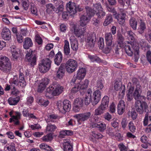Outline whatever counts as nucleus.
<instances>
[{"mask_svg":"<svg viewBox=\"0 0 151 151\" xmlns=\"http://www.w3.org/2000/svg\"><path fill=\"white\" fill-rule=\"evenodd\" d=\"M119 4L122 6L129 5L130 0H118Z\"/></svg>","mask_w":151,"mask_h":151,"instance_id":"nucleus-47","label":"nucleus"},{"mask_svg":"<svg viewBox=\"0 0 151 151\" xmlns=\"http://www.w3.org/2000/svg\"><path fill=\"white\" fill-rule=\"evenodd\" d=\"M46 6V12L49 14H51L55 11V7L51 3L47 4Z\"/></svg>","mask_w":151,"mask_h":151,"instance_id":"nucleus-36","label":"nucleus"},{"mask_svg":"<svg viewBox=\"0 0 151 151\" xmlns=\"http://www.w3.org/2000/svg\"><path fill=\"white\" fill-rule=\"evenodd\" d=\"M105 39L106 47L104 50L105 53H109L112 47L113 38L111 32H107L105 34Z\"/></svg>","mask_w":151,"mask_h":151,"instance_id":"nucleus-7","label":"nucleus"},{"mask_svg":"<svg viewBox=\"0 0 151 151\" xmlns=\"http://www.w3.org/2000/svg\"><path fill=\"white\" fill-rule=\"evenodd\" d=\"M125 108V102L122 100L119 101L117 105V112L119 115H122L124 112Z\"/></svg>","mask_w":151,"mask_h":151,"instance_id":"nucleus-23","label":"nucleus"},{"mask_svg":"<svg viewBox=\"0 0 151 151\" xmlns=\"http://www.w3.org/2000/svg\"><path fill=\"white\" fill-rule=\"evenodd\" d=\"M40 147L42 149L47 151H52L53 149L50 146L44 143H42L40 145Z\"/></svg>","mask_w":151,"mask_h":151,"instance_id":"nucleus-41","label":"nucleus"},{"mask_svg":"<svg viewBox=\"0 0 151 151\" xmlns=\"http://www.w3.org/2000/svg\"><path fill=\"white\" fill-rule=\"evenodd\" d=\"M91 98V94L89 92H88L86 94L85 98V104L86 105H88L90 104Z\"/></svg>","mask_w":151,"mask_h":151,"instance_id":"nucleus-46","label":"nucleus"},{"mask_svg":"<svg viewBox=\"0 0 151 151\" xmlns=\"http://www.w3.org/2000/svg\"><path fill=\"white\" fill-rule=\"evenodd\" d=\"M80 87V83H75L74 87L71 90V92L73 93H75L80 91L81 89Z\"/></svg>","mask_w":151,"mask_h":151,"instance_id":"nucleus-49","label":"nucleus"},{"mask_svg":"<svg viewBox=\"0 0 151 151\" xmlns=\"http://www.w3.org/2000/svg\"><path fill=\"white\" fill-rule=\"evenodd\" d=\"M88 58L92 62L100 63L101 61L100 59L95 55H88Z\"/></svg>","mask_w":151,"mask_h":151,"instance_id":"nucleus-39","label":"nucleus"},{"mask_svg":"<svg viewBox=\"0 0 151 151\" xmlns=\"http://www.w3.org/2000/svg\"><path fill=\"white\" fill-rule=\"evenodd\" d=\"M117 38L119 42V43H120V44L122 43L124 40V38L120 33H117Z\"/></svg>","mask_w":151,"mask_h":151,"instance_id":"nucleus-59","label":"nucleus"},{"mask_svg":"<svg viewBox=\"0 0 151 151\" xmlns=\"http://www.w3.org/2000/svg\"><path fill=\"white\" fill-rule=\"evenodd\" d=\"M53 139L52 134H48L42 138V139L45 142H48L51 141Z\"/></svg>","mask_w":151,"mask_h":151,"instance_id":"nucleus-44","label":"nucleus"},{"mask_svg":"<svg viewBox=\"0 0 151 151\" xmlns=\"http://www.w3.org/2000/svg\"><path fill=\"white\" fill-rule=\"evenodd\" d=\"M64 10V6L63 4L60 5L57 8L55 12L60 14H61Z\"/></svg>","mask_w":151,"mask_h":151,"instance_id":"nucleus-55","label":"nucleus"},{"mask_svg":"<svg viewBox=\"0 0 151 151\" xmlns=\"http://www.w3.org/2000/svg\"><path fill=\"white\" fill-rule=\"evenodd\" d=\"M127 34L128 35L127 37L129 40L132 41H134L135 39V34L132 32L130 30L127 32Z\"/></svg>","mask_w":151,"mask_h":151,"instance_id":"nucleus-52","label":"nucleus"},{"mask_svg":"<svg viewBox=\"0 0 151 151\" xmlns=\"http://www.w3.org/2000/svg\"><path fill=\"white\" fill-rule=\"evenodd\" d=\"M128 45H126L124 47V48L125 50V51L126 53L129 56H131L133 54V50L131 48L132 47L129 42H128Z\"/></svg>","mask_w":151,"mask_h":151,"instance_id":"nucleus-31","label":"nucleus"},{"mask_svg":"<svg viewBox=\"0 0 151 151\" xmlns=\"http://www.w3.org/2000/svg\"><path fill=\"white\" fill-rule=\"evenodd\" d=\"M57 128L55 124H48L46 128L47 132H52L55 131Z\"/></svg>","mask_w":151,"mask_h":151,"instance_id":"nucleus-37","label":"nucleus"},{"mask_svg":"<svg viewBox=\"0 0 151 151\" xmlns=\"http://www.w3.org/2000/svg\"><path fill=\"white\" fill-rule=\"evenodd\" d=\"M66 9L70 15L74 16L77 12V6L75 3L69 1L66 4Z\"/></svg>","mask_w":151,"mask_h":151,"instance_id":"nucleus-12","label":"nucleus"},{"mask_svg":"<svg viewBox=\"0 0 151 151\" xmlns=\"http://www.w3.org/2000/svg\"><path fill=\"white\" fill-rule=\"evenodd\" d=\"M98 45L100 49H102L104 46V39L103 38H100L98 42Z\"/></svg>","mask_w":151,"mask_h":151,"instance_id":"nucleus-58","label":"nucleus"},{"mask_svg":"<svg viewBox=\"0 0 151 151\" xmlns=\"http://www.w3.org/2000/svg\"><path fill=\"white\" fill-rule=\"evenodd\" d=\"M19 100V97H17L15 98L10 97L8 101L10 105H14L17 104Z\"/></svg>","mask_w":151,"mask_h":151,"instance_id":"nucleus-35","label":"nucleus"},{"mask_svg":"<svg viewBox=\"0 0 151 151\" xmlns=\"http://www.w3.org/2000/svg\"><path fill=\"white\" fill-rule=\"evenodd\" d=\"M63 59L62 53L60 52H58L55 57L54 61L55 64L59 65L61 63Z\"/></svg>","mask_w":151,"mask_h":151,"instance_id":"nucleus-28","label":"nucleus"},{"mask_svg":"<svg viewBox=\"0 0 151 151\" xmlns=\"http://www.w3.org/2000/svg\"><path fill=\"white\" fill-rule=\"evenodd\" d=\"M16 115L13 116L10 119V122H12V121H15L16 120L19 119L20 118L21 114L20 112H16Z\"/></svg>","mask_w":151,"mask_h":151,"instance_id":"nucleus-48","label":"nucleus"},{"mask_svg":"<svg viewBox=\"0 0 151 151\" xmlns=\"http://www.w3.org/2000/svg\"><path fill=\"white\" fill-rule=\"evenodd\" d=\"M96 14L98 18L101 19L105 16L106 13L103 11V9L96 13Z\"/></svg>","mask_w":151,"mask_h":151,"instance_id":"nucleus-56","label":"nucleus"},{"mask_svg":"<svg viewBox=\"0 0 151 151\" xmlns=\"http://www.w3.org/2000/svg\"><path fill=\"white\" fill-rule=\"evenodd\" d=\"M142 91L141 86L139 85H137L133 93V96L135 100L137 101L145 100V97L141 95Z\"/></svg>","mask_w":151,"mask_h":151,"instance_id":"nucleus-13","label":"nucleus"},{"mask_svg":"<svg viewBox=\"0 0 151 151\" xmlns=\"http://www.w3.org/2000/svg\"><path fill=\"white\" fill-rule=\"evenodd\" d=\"M33 43L31 39L29 37H27L25 39L23 45V47L25 49H28L30 47H31Z\"/></svg>","mask_w":151,"mask_h":151,"instance_id":"nucleus-27","label":"nucleus"},{"mask_svg":"<svg viewBox=\"0 0 151 151\" xmlns=\"http://www.w3.org/2000/svg\"><path fill=\"white\" fill-rule=\"evenodd\" d=\"M93 100L92 101V104L94 106L98 104L101 99V92L98 90L94 91L93 93Z\"/></svg>","mask_w":151,"mask_h":151,"instance_id":"nucleus-18","label":"nucleus"},{"mask_svg":"<svg viewBox=\"0 0 151 151\" xmlns=\"http://www.w3.org/2000/svg\"><path fill=\"white\" fill-rule=\"evenodd\" d=\"M109 102V98L107 96H104L103 98L101 105L99 106L104 111L107 109Z\"/></svg>","mask_w":151,"mask_h":151,"instance_id":"nucleus-20","label":"nucleus"},{"mask_svg":"<svg viewBox=\"0 0 151 151\" xmlns=\"http://www.w3.org/2000/svg\"><path fill=\"white\" fill-rule=\"evenodd\" d=\"M1 36L5 40H9L11 38V32L9 29L4 27L2 30Z\"/></svg>","mask_w":151,"mask_h":151,"instance_id":"nucleus-17","label":"nucleus"},{"mask_svg":"<svg viewBox=\"0 0 151 151\" xmlns=\"http://www.w3.org/2000/svg\"><path fill=\"white\" fill-rule=\"evenodd\" d=\"M90 112H88L84 114H81L75 115L74 116L77 119V121L79 124H81V122L87 120L91 116Z\"/></svg>","mask_w":151,"mask_h":151,"instance_id":"nucleus-14","label":"nucleus"},{"mask_svg":"<svg viewBox=\"0 0 151 151\" xmlns=\"http://www.w3.org/2000/svg\"><path fill=\"white\" fill-rule=\"evenodd\" d=\"M106 9L109 12L113 13V15H116V12L114 10V8L112 6H110L109 5L106 6Z\"/></svg>","mask_w":151,"mask_h":151,"instance_id":"nucleus-61","label":"nucleus"},{"mask_svg":"<svg viewBox=\"0 0 151 151\" xmlns=\"http://www.w3.org/2000/svg\"><path fill=\"white\" fill-rule=\"evenodd\" d=\"M86 12L82 14L80 18V25L83 27L86 26L89 22L91 17L93 16V12H90V7L87 6H86Z\"/></svg>","mask_w":151,"mask_h":151,"instance_id":"nucleus-4","label":"nucleus"},{"mask_svg":"<svg viewBox=\"0 0 151 151\" xmlns=\"http://www.w3.org/2000/svg\"><path fill=\"white\" fill-rule=\"evenodd\" d=\"M89 81L88 80L86 79L81 84L80 83V87H81V90H84L86 89L88 85Z\"/></svg>","mask_w":151,"mask_h":151,"instance_id":"nucleus-53","label":"nucleus"},{"mask_svg":"<svg viewBox=\"0 0 151 151\" xmlns=\"http://www.w3.org/2000/svg\"><path fill=\"white\" fill-rule=\"evenodd\" d=\"M86 73V70L85 68H82L79 69L77 72L76 76H73L70 81L71 85L76 82L77 79L79 80L83 79L85 77Z\"/></svg>","mask_w":151,"mask_h":151,"instance_id":"nucleus-10","label":"nucleus"},{"mask_svg":"<svg viewBox=\"0 0 151 151\" xmlns=\"http://www.w3.org/2000/svg\"><path fill=\"white\" fill-rule=\"evenodd\" d=\"M64 51L65 54L66 55H68L70 53L69 43L67 40L64 41Z\"/></svg>","mask_w":151,"mask_h":151,"instance_id":"nucleus-34","label":"nucleus"},{"mask_svg":"<svg viewBox=\"0 0 151 151\" xmlns=\"http://www.w3.org/2000/svg\"><path fill=\"white\" fill-rule=\"evenodd\" d=\"M37 102L39 105L45 107L47 106L49 103L48 101L45 100L43 98L39 97L37 98Z\"/></svg>","mask_w":151,"mask_h":151,"instance_id":"nucleus-30","label":"nucleus"},{"mask_svg":"<svg viewBox=\"0 0 151 151\" xmlns=\"http://www.w3.org/2000/svg\"><path fill=\"white\" fill-rule=\"evenodd\" d=\"M104 87V85L102 81L101 80L99 79L98 80L95 85V88L96 89L98 90H101Z\"/></svg>","mask_w":151,"mask_h":151,"instance_id":"nucleus-38","label":"nucleus"},{"mask_svg":"<svg viewBox=\"0 0 151 151\" xmlns=\"http://www.w3.org/2000/svg\"><path fill=\"white\" fill-rule=\"evenodd\" d=\"M30 10L31 13L35 15H37V11L35 5L34 4H32L31 5Z\"/></svg>","mask_w":151,"mask_h":151,"instance_id":"nucleus-57","label":"nucleus"},{"mask_svg":"<svg viewBox=\"0 0 151 151\" xmlns=\"http://www.w3.org/2000/svg\"><path fill=\"white\" fill-rule=\"evenodd\" d=\"M114 88L116 91H119L120 95L123 96L125 91V87L124 85H122L121 82L116 81L115 82L114 85Z\"/></svg>","mask_w":151,"mask_h":151,"instance_id":"nucleus-16","label":"nucleus"},{"mask_svg":"<svg viewBox=\"0 0 151 151\" xmlns=\"http://www.w3.org/2000/svg\"><path fill=\"white\" fill-rule=\"evenodd\" d=\"M57 104L60 111L63 113L69 111L70 109L71 103L68 100H65L62 103L61 101H58Z\"/></svg>","mask_w":151,"mask_h":151,"instance_id":"nucleus-5","label":"nucleus"},{"mask_svg":"<svg viewBox=\"0 0 151 151\" xmlns=\"http://www.w3.org/2000/svg\"><path fill=\"white\" fill-rule=\"evenodd\" d=\"M128 127L130 131L132 132H134L136 129V127L132 122H130L128 124Z\"/></svg>","mask_w":151,"mask_h":151,"instance_id":"nucleus-54","label":"nucleus"},{"mask_svg":"<svg viewBox=\"0 0 151 151\" xmlns=\"http://www.w3.org/2000/svg\"><path fill=\"white\" fill-rule=\"evenodd\" d=\"M5 151H15V147L14 143H12L8 146H6L4 147Z\"/></svg>","mask_w":151,"mask_h":151,"instance_id":"nucleus-50","label":"nucleus"},{"mask_svg":"<svg viewBox=\"0 0 151 151\" xmlns=\"http://www.w3.org/2000/svg\"><path fill=\"white\" fill-rule=\"evenodd\" d=\"M65 71L63 67L61 65L57 72L56 77L60 79L62 78L65 75Z\"/></svg>","mask_w":151,"mask_h":151,"instance_id":"nucleus-26","label":"nucleus"},{"mask_svg":"<svg viewBox=\"0 0 151 151\" xmlns=\"http://www.w3.org/2000/svg\"><path fill=\"white\" fill-rule=\"evenodd\" d=\"M63 150L64 151H72L73 147L67 139H65L63 144Z\"/></svg>","mask_w":151,"mask_h":151,"instance_id":"nucleus-25","label":"nucleus"},{"mask_svg":"<svg viewBox=\"0 0 151 151\" xmlns=\"http://www.w3.org/2000/svg\"><path fill=\"white\" fill-rule=\"evenodd\" d=\"M106 125L104 122H98V128L99 130L101 132H104L106 129Z\"/></svg>","mask_w":151,"mask_h":151,"instance_id":"nucleus-43","label":"nucleus"},{"mask_svg":"<svg viewBox=\"0 0 151 151\" xmlns=\"http://www.w3.org/2000/svg\"><path fill=\"white\" fill-rule=\"evenodd\" d=\"M72 131L69 130H62L60 132L59 137L60 138H64L66 135H70L72 134Z\"/></svg>","mask_w":151,"mask_h":151,"instance_id":"nucleus-33","label":"nucleus"},{"mask_svg":"<svg viewBox=\"0 0 151 151\" xmlns=\"http://www.w3.org/2000/svg\"><path fill=\"white\" fill-rule=\"evenodd\" d=\"M90 12L91 13L92 12L93 13V15L99 11H100L103 8L100 4L99 3H96L93 4V9L90 7Z\"/></svg>","mask_w":151,"mask_h":151,"instance_id":"nucleus-24","label":"nucleus"},{"mask_svg":"<svg viewBox=\"0 0 151 151\" xmlns=\"http://www.w3.org/2000/svg\"><path fill=\"white\" fill-rule=\"evenodd\" d=\"M32 50H29L27 51L26 55V60L28 62V64L31 66L36 64V58L35 54H33Z\"/></svg>","mask_w":151,"mask_h":151,"instance_id":"nucleus-11","label":"nucleus"},{"mask_svg":"<svg viewBox=\"0 0 151 151\" xmlns=\"http://www.w3.org/2000/svg\"><path fill=\"white\" fill-rule=\"evenodd\" d=\"M112 16L110 14H108L106 16V19L104 22V25L106 26L108 25L112 21Z\"/></svg>","mask_w":151,"mask_h":151,"instance_id":"nucleus-40","label":"nucleus"},{"mask_svg":"<svg viewBox=\"0 0 151 151\" xmlns=\"http://www.w3.org/2000/svg\"><path fill=\"white\" fill-rule=\"evenodd\" d=\"M115 17L117 19L118 22L120 24H123L125 21V15L124 14H117L115 15Z\"/></svg>","mask_w":151,"mask_h":151,"instance_id":"nucleus-32","label":"nucleus"},{"mask_svg":"<svg viewBox=\"0 0 151 151\" xmlns=\"http://www.w3.org/2000/svg\"><path fill=\"white\" fill-rule=\"evenodd\" d=\"M71 48L74 51H76L78 48V44L77 40L74 36H71L70 39Z\"/></svg>","mask_w":151,"mask_h":151,"instance_id":"nucleus-22","label":"nucleus"},{"mask_svg":"<svg viewBox=\"0 0 151 151\" xmlns=\"http://www.w3.org/2000/svg\"><path fill=\"white\" fill-rule=\"evenodd\" d=\"M52 61L49 59L43 60L40 63L39 65L40 71L42 73H45L50 68Z\"/></svg>","mask_w":151,"mask_h":151,"instance_id":"nucleus-6","label":"nucleus"},{"mask_svg":"<svg viewBox=\"0 0 151 151\" xmlns=\"http://www.w3.org/2000/svg\"><path fill=\"white\" fill-rule=\"evenodd\" d=\"M74 104L76 106H78L82 107L83 105V100L80 98H76L74 102Z\"/></svg>","mask_w":151,"mask_h":151,"instance_id":"nucleus-42","label":"nucleus"},{"mask_svg":"<svg viewBox=\"0 0 151 151\" xmlns=\"http://www.w3.org/2000/svg\"><path fill=\"white\" fill-rule=\"evenodd\" d=\"M11 84L12 88H15L17 86H20L22 87L26 86V83L23 73H20L18 78L17 76H14L11 83Z\"/></svg>","mask_w":151,"mask_h":151,"instance_id":"nucleus-3","label":"nucleus"},{"mask_svg":"<svg viewBox=\"0 0 151 151\" xmlns=\"http://www.w3.org/2000/svg\"><path fill=\"white\" fill-rule=\"evenodd\" d=\"M130 45L132 48L133 52H134L135 61L137 62L139 58V47L138 45H134L132 42Z\"/></svg>","mask_w":151,"mask_h":151,"instance_id":"nucleus-21","label":"nucleus"},{"mask_svg":"<svg viewBox=\"0 0 151 151\" xmlns=\"http://www.w3.org/2000/svg\"><path fill=\"white\" fill-rule=\"evenodd\" d=\"M149 121H151V116H149L148 113H147L145 115V116L143 121V125L144 126L147 125Z\"/></svg>","mask_w":151,"mask_h":151,"instance_id":"nucleus-45","label":"nucleus"},{"mask_svg":"<svg viewBox=\"0 0 151 151\" xmlns=\"http://www.w3.org/2000/svg\"><path fill=\"white\" fill-rule=\"evenodd\" d=\"M17 39L18 42L19 43H21L23 41V37L21 35V34L18 33L16 35Z\"/></svg>","mask_w":151,"mask_h":151,"instance_id":"nucleus-63","label":"nucleus"},{"mask_svg":"<svg viewBox=\"0 0 151 151\" xmlns=\"http://www.w3.org/2000/svg\"><path fill=\"white\" fill-rule=\"evenodd\" d=\"M142 100H138L135 103L136 110L139 114H142L144 111V110L147 109L148 106L147 103Z\"/></svg>","mask_w":151,"mask_h":151,"instance_id":"nucleus-8","label":"nucleus"},{"mask_svg":"<svg viewBox=\"0 0 151 151\" xmlns=\"http://www.w3.org/2000/svg\"><path fill=\"white\" fill-rule=\"evenodd\" d=\"M78 66L77 61L72 59H69L66 62V68L67 71L69 73L74 72Z\"/></svg>","mask_w":151,"mask_h":151,"instance_id":"nucleus-9","label":"nucleus"},{"mask_svg":"<svg viewBox=\"0 0 151 151\" xmlns=\"http://www.w3.org/2000/svg\"><path fill=\"white\" fill-rule=\"evenodd\" d=\"M104 112V111L99 106L97 109H95L94 112V115H99L102 114Z\"/></svg>","mask_w":151,"mask_h":151,"instance_id":"nucleus-60","label":"nucleus"},{"mask_svg":"<svg viewBox=\"0 0 151 151\" xmlns=\"http://www.w3.org/2000/svg\"><path fill=\"white\" fill-rule=\"evenodd\" d=\"M118 147L120 151H127V148L122 143L119 144Z\"/></svg>","mask_w":151,"mask_h":151,"instance_id":"nucleus-62","label":"nucleus"},{"mask_svg":"<svg viewBox=\"0 0 151 151\" xmlns=\"http://www.w3.org/2000/svg\"><path fill=\"white\" fill-rule=\"evenodd\" d=\"M96 41V36L94 34L89 35L86 39L87 45L90 47H94Z\"/></svg>","mask_w":151,"mask_h":151,"instance_id":"nucleus-15","label":"nucleus"},{"mask_svg":"<svg viewBox=\"0 0 151 151\" xmlns=\"http://www.w3.org/2000/svg\"><path fill=\"white\" fill-rule=\"evenodd\" d=\"M129 23L130 27L134 30L137 29V21L135 18L131 17L129 20Z\"/></svg>","mask_w":151,"mask_h":151,"instance_id":"nucleus-29","label":"nucleus"},{"mask_svg":"<svg viewBox=\"0 0 151 151\" xmlns=\"http://www.w3.org/2000/svg\"><path fill=\"white\" fill-rule=\"evenodd\" d=\"M12 69L11 64L9 59L6 56L0 58V70L4 73L9 72Z\"/></svg>","mask_w":151,"mask_h":151,"instance_id":"nucleus-2","label":"nucleus"},{"mask_svg":"<svg viewBox=\"0 0 151 151\" xmlns=\"http://www.w3.org/2000/svg\"><path fill=\"white\" fill-rule=\"evenodd\" d=\"M146 29L145 24V23L141 22L138 28V30L139 33L142 34L144 32V30Z\"/></svg>","mask_w":151,"mask_h":151,"instance_id":"nucleus-51","label":"nucleus"},{"mask_svg":"<svg viewBox=\"0 0 151 151\" xmlns=\"http://www.w3.org/2000/svg\"><path fill=\"white\" fill-rule=\"evenodd\" d=\"M86 30V27L85 26L83 27L80 25L78 27L74 29V33L78 37H81L83 35Z\"/></svg>","mask_w":151,"mask_h":151,"instance_id":"nucleus-19","label":"nucleus"},{"mask_svg":"<svg viewBox=\"0 0 151 151\" xmlns=\"http://www.w3.org/2000/svg\"><path fill=\"white\" fill-rule=\"evenodd\" d=\"M63 90V87L59 84H54L47 89L45 95L48 97H50L52 96H57L61 94Z\"/></svg>","mask_w":151,"mask_h":151,"instance_id":"nucleus-1","label":"nucleus"},{"mask_svg":"<svg viewBox=\"0 0 151 151\" xmlns=\"http://www.w3.org/2000/svg\"><path fill=\"white\" fill-rule=\"evenodd\" d=\"M146 57L147 61L151 64V51H148L146 53Z\"/></svg>","mask_w":151,"mask_h":151,"instance_id":"nucleus-64","label":"nucleus"}]
</instances>
